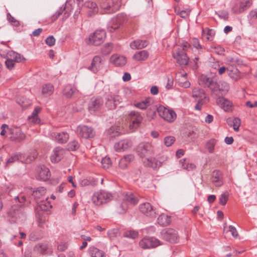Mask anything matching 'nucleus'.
Instances as JSON below:
<instances>
[{
	"label": "nucleus",
	"instance_id": "nucleus-1",
	"mask_svg": "<svg viewBox=\"0 0 257 257\" xmlns=\"http://www.w3.org/2000/svg\"><path fill=\"white\" fill-rule=\"evenodd\" d=\"M191 49V46L187 42H183L180 47L172 53V56L176 62L181 66H186L189 63V58L187 52Z\"/></svg>",
	"mask_w": 257,
	"mask_h": 257
},
{
	"label": "nucleus",
	"instance_id": "nucleus-2",
	"mask_svg": "<svg viewBox=\"0 0 257 257\" xmlns=\"http://www.w3.org/2000/svg\"><path fill=\"white\" fill-rule=\"evenodd\" d=\"M138 202V199L133 194H126L123 196L122 201L117 205V212L119 214H123L127 210L129 204L135 205Z\"/></svg>",
	"mask_w": 257,
	"mask_h": 257
},
{
	"label": "nucleus",
	"instance_id": "nucleus-3",
	"mask_svg": "<svg viewBox=\"0 0 257 257\" xmlns=\"http://www.w3.org/2000/svg\"><path fill=\"white\" fill-rule=\"evenodd\" d=\"M112 195L103 190L94 193L92 196V201L96 205L106 203L112 199Z\"/></svg>",
	"mask_w": 257,
	"mask_h": 257
},
{
	"label": "nucleus",
	"instance_id": "nucleus-4",
	"mask_svg": "<svg viewBox=\"0 0 257 257\" xmlns=\"http://www.w3.org/2000/svg\"><path fill=\"white\" fill-rule=\"evenodd\" d=\"M37 156V153L34 151L32 152L30 155L28 156L27 158L24 160V155L22 154H13L7 161L5 167H9L12 164L18 161H20L21 162L24 161L26 164L30 163L31 161L35 160Z\"/></svg>",
	"mask_w": 257,
	"mask_h": 257
},
{
	"label": "nucleus",
	"instance_id": "nucleus-5",
	"mask_svg": "<svg viewBox=\"0 0 257 257\" xmlns=\"http://www.w3.org/2000/svg\"><path fill=\"white\" fill-rule=\"evenodd\" d=\"M121 0H101L100 7L107 14L113 13L118 11Z\"/></svg>",
	"mask_w": 257,
	"mask_h": 257
},
{
	"label": "nucleus",
	"instance_id": "nucleus-6",
	"mask_svg": "<svg viewBox=\"0 0 257 257\" xmlns=\"http://www.w3.org/2000/svg\"><path fill=\"white\" fill-rule=\"evenodd\" d=\"M105 37L106 33L104 30H96L86 40V43L88 44L98 46L103 42Z\"/></svg>",
	"mask_w": 257,
	"mask_h": 257
},
{
	"label": "nucleus",
	"instance_id": "nucleus-7",
	"mask_svg": "<svg viewBox=\"0 0 257 257\" xmlns=\"http://www.w3.org/2000/svg\"><path fill=\"white\" fill-rule=\"evenodd\" d=\"M251 0H236L232 5L231 11L234 14H238L243 12L251 6Z\"/></svg>",
	"mask_w": 257,
	"mask_h": 257
},
{
	"label": "nucleus",
	"instance_id": "nucleus-8",
	"mask_svg": "<svg viewBox=\"0 0 257 257\" xmlns=\"http://www.w3.org/2000/svg\"><path fill=\"white\" fill-rule=\"evenodd\" d=\"M157 111L164 120L169 122H173L177 117L176 112L172 110L160 106L157 108Z\"/></svg>",
	"mask_w": 257,
	"mask_h": 257
},
{
	"label": "nucleus",
	"instance_id": "nucleus-9",
	"mask_svg": "<svg viewBox=\"0 0 257 257\" xmlns=\"http://www.w3.org/2000/svg\"><path fill=\"white\" fill-rule=\"evenodd\" d=\"M76 133L79 137L85 139H91L94 137V129L86 125H80L76 128Z\"/></svg>",
	"mask_w": 257,
	"mask_h": 257
},
{
	"label": "nucleus",
	"instance_id": "nucleus-10",
	"mask_svg": "<svg viewBox=\"0 0 257 257\" xmlns=\"http://www.w3.org/2000/svg\"><path fill=\"white\" fill-rule=\"evenodd\" d=\"M161 234L163 239L171 243H176L179 240L177 231L172 228L163 230Z\"/></svg>",
	"mask_w": 257,
	"mask_h": 257
},
{
	"label": "nucleus",
	"instance_id": "nucleus-11",
	"mask_svg": "<svg viewBox=\"0 0 257 257\" xmlns=\"http://www.w3.org/2000/svg\"><path fill=\"white\" fill-rule=\"evenodd\" d=\"M137 152L141 158L152 155L154 150L152 145L148 143H140L137 148Z\"/></svg>",
	"mask_w": 257,
	"mask_h": 257
},
{
	"label": "nucleus",
	"instance_id": "nucleus-12",
	"mask_svg": "<svg viewBox=\"0 0 257 257\" xmlns=\"http://www.w3.org/2000/svg\"><path fill=\"white\" fill-rule=\"evenodd\" d=\"M8 134L10 135L11 141L15 143H21L26 138L25 133L20 128L18 127L9 129Z\"/></svg>",
	"mask_w": 257,
	"mask_h": 257
},
{
	"label": "nucleus",
	"instance_id": "nucleus-13",
	"mask_svg": "<svg viewBox=\"0 0 257 257\" xmlns=\"http://www.w3.org/2000/svg\"><path fill=\"white\" fill-rule=\"evenodd\" d=\"M162 243L158 239L154 237H144L139 242L140 246L144 249L156 247Z\"/></svg>",
	"mask_w": 257,
	"mask_h": 257
},
{
	"label": "nucleus",
	"instance_id": "nucleus-14",
	"mask_svg": "<svg viewBox=\"0 0 257 257\" xmlns=\"http://www.w3.org/2000/svg\"><path fill=\"white\" fill-rule=\"evenodd\" d=\"M122 102L121 97L117 94H109L105 98V106L108 109H114Z\"/></svg>",
	"mask_w": 257,
	"mask_h": 257
},
{
	"label": "nucleus",
	"instance_id": "nucleus-15",
	"mask_svg": "<svg viewBox=\"0 0 257 257\" xmlns=\"http://www.w3.org/2000/svg\"><path fill=\"white\" fill-rule=\"evenodd\" d=\"M139 209L142 213L152 218H155L158 214L156 209L148 202L140 204Z\"/></svg>",
	"mask_w": 257,
	"mask_h": 257
},
{
	"label": "nucleus",
	"instance_id": "nucleus-16",
	"mask_svg": "<svg viewBox=\"0 0 257 257\" xmlns=\"http://www.w3.org/2000/svg\"><path fill=\"white\" fill-rule=\"evenodd\" d=\"M129 119L131 122L130 127L131 130L137 128L143 120L141 114L135 111H132L128 114Z\"/></svg>",
	"mask_w": 257,
	"mask_h": 257
},
{
	"label": "nucleus",
	"instance_id": "nucleus-17",
	"mask_svg": "<svg viewBox=\"0 0 257 257\" xmlns=\"http://www.w3.org/2000/svg\"><path fill=\"white\" fill-rule=\"evenodd\" d=\"M229 88L228 84L224 81H219L218 82L214 81L211 90L213 92L220 93L221 94H224L228 91Z\"/></svg>",
	"mask_w": 257,
	"mask_h": 257
},
{
	"label": "nucleus",
	"instance_id": "nucleus-18",
	"mask_svg": "<svg viewBox=\"0 0 257 257\" xmlns=\"http://www.w3.org/2000/svg\"><path fill=\"white\" fill-rule=\"evenodd\" d=\"M124 22V18L123 15H117L115 18H113L109 22L107 27L108 31L110 33L113 32L117 29Z\"/></svg>",
	"mask_w": 257,
	"mask_h": 257
},
{
	"label": "nucleus",
	"instance_id": "nucleus-19",
	"mask_svg": "<svg viewBox=\"0 0 257 257\" xmlns=\"http://www.w3.org/2000/svg\"><path fill=\"white\" fill-rule=\"evenodd\" d=\"M103 104L102 99L98 97H92L88 104V109L90 112L99 110Z\"/></svg>",
	"mask_w": 257,
	"mask_h": 257
},
{
	"label": "nucleus",
	"instance_id": "nucleus-20",
	"mask_svg": "<svg viewBox=\"0 0 257 257\" xmlns=\"http://www.w3.org/2000/svg\"><path fill=\"white\" fill-rule=\"evenodd\" d=\"M65 150L61 147H56L53 150V153L51 156V160L52 162H59L64 156Z\"/></svg>",
	"mask_w": 257,
	"mask_h": 257
},
{
	"label": "nucleus",
	"instance_id": "nucleus-21",
	"mask_svg": "<svg viewBox=\"0 0 257 257\" xmlns=\"http://www.w3.org/2000/svg\"><path fill=\"white\" fill-rule=\"evenodd\" d=\"M132 146V143L130 140H123L116 143L114 145V148L116 152H120L131 148Z\"/></svg>",
	"mask_w": 257,
	"mask_h": 257
},
{
	"label": "nucleus",
	"instance_id": "nucleus-22",
	"mask_svg": "<svg viewBox=\"0 0 257 257\" xmlns=\"http://www.w3.org/2000/svg\"><path fill=\"white\" fill-rule=\"evenodd\" d=\"M23 207L18 205L12 206L8 211V215L13 218H17L23 212Z\"/></svg>",
	"mask_w": 257,
	"mask_h": 257
},
{
	"label": "nucleus",
	"instance_id": "nucleus-23",
	"mask_svg": "<svg viewBox=\"0 0 257 257\" xmlns=\"http://www.w3.org/2000/svg\"><path fill=\"white\" fill-rule=\"evenodd\" d=\"M192 97L195 100L205 101L206 95L203 89L196 87L192 90Z\"/></svg>",
	"mask_w": 257,
	"mask_h": 257
},
{
	"label": "nucleus",
	"instance_id": "nucleus-24",
	"mask_svg": "<svg viewBox=\"0 0 257 257\" xmlns=\"http://www.w3.org/2000/svg\"><path fill=\"white\" fill-rule=\"evenodd\" d=\"M146 166L151 167L154 169H157L162 165V163L157 160L155 158H148L144 161Z\"/></svg>",
	"mask_w": 257,
	"mask_h": 257
},
{
	"label": "nucleus",
	"instance_id": "nucleus-25",
	"mask_svg": "<svg viewBox=\"0 0 257 257\" xmlns=\"http://www.w3.org/2000/svg\"><path fill=\"white\" fill-rule=\"evenodd\" d=\"M110 61L116 66H122L126 63V59L125 57L117 54L112 55L110 57Z\"/></svg>",
	"mask_w": 257,
	"mask_h": 257
},
{
	"label": "nucleus",
	"instance_id": "nucleus-26",
	"mask_svg": "<svg viewBox=\"0 0 257 257\" xmlns=\"http://www.w3.org/2000/svg\"><path fill=\"white\" fill-rule=\"evenodd\" d=\"M50 176L51 174L49 169L44 166H42L39 170V173L37 176V178L40 180L47 181L49 179Z\"/></svg>",
	"mask_w": 257,
	"mask_h": 257
},
{
	"label": "nucleus",
	"instance_id": "nucleus-27",
	"mask_svg": "<svg viewBox=\"0 0 257 257\" xmlns=\"http://www.w3.org/2000/svg\"><path fill=\"white\" fill-rule=\"evenodd\" d=\"M52 137L59 143L64 144L68 140L69 136L67 133L63 132L61 133H53L52 134Z\"/></svg>",
	"mask_w": 257,
	"mask_h": 257
},
{
	"label": "nucleus",
	"instance_id": "nucleus-28",
	"mask_svg": "<svg viewBox=\"0 0 257 257\" xmlns=\"http://www.w3.org/2000/svg\"><path fill=\"white\" fill-rule=\"evenodd\" d=\"M216 103L225 111H228L231 109V102L224 97H219L216 100Z\"/></svg>",
	"mask_w": 257,
	"mask_h": 257
},
{
	"label": "nucleus",
	"instance_id": "nucleus-29",
	"mask_svg": "<svg viewBox=\"0 0 257 257\" xmlns=\"http://www.w3.org/2000/svg\"><path fill=\"white\" fill-rule=\"evenodd\" d=\"M102 67L101 59L99 56H95L93 57L91 65L89 69L94 73H96Z\"/></svg>",
	"mask_w": 257,
	"mask_h": 257
},
{
	"label": "nucleus",
	"instance_id": "nucleus-30",
	"mask_svg": "<svg viewBox=\"0 0 257 257\" xmlns=\"http://www.w3.org/2000/svg\"><path fill=\"white\" fill-rule=\"evenodd\" d=\"M7 59L15 61L17 63L22 62L25 60L22 55L13 51L7 52Z\"/></svg>",
	"mask_w": 257,
	"mask_h": 257
},
{
	"label": "nucleus",
	"instance_id": "nucleus-31",
	"mask_svg": "<svg viewBox=\"0 0 257 257\" xmlns=\"http://www.w3.org/2000/svg\"><path fill=\"white\" fill-rule=\"evenodd\" d=\"M198 82L199 85L204 87H207L211 90L214 81L211 78L202 75L200 76Z\"/></svg>",
	"mask_w": 257,
	"mask_h": 257
},
{
	"label": "nucleus",
	"instance_id": "nucleus-32",
	"mask_svg": "<svg viewBox=\"0 0 257 257\" xmlns=\"http://www.w3.org/2000/svg\"><path fill=\"white\" fill-rule=\"evenodd\" d=\"M149 54L146 50L136 52L133 56V60L137 61H146L149 57Z\"/></svg>",
	"mask_w": 257,
	"mask_h": 257
},
{
	"label": "nucleus",
	"instance_id": "nucleus-33",
	"mask_svg": "<svg viewBox=\"0 0 257 257\" xmlns=\"http://www.w3.org/2000/svg\"><path fill=\"white\" fill-rule=\"evenodd\" d=\"M227 72L228 76L234 81H237L241 78L239 70L234 67H228L227 68Z\"/></svg>",
	"mask_w": 257,
	"mask_h": 257
},
{
	"label": "nucleus",
	"instance_id": "nucleus-34",
	"mask_svg": "<svg viewBox=\"0 0 257 257\" xmlns=\"http://www.w3.org/2000/svg\"><path fill=\"white\" fill-rule=\"evenodd\" d=\"M84 7L89 9L88 11V15L91 17L95 15L98 11V9L96 3L90 1L86 2L84 4Z\"/></svg>",
	"mask_w": 257,
	"mask_h": 257
},
{
	"label": "nucleus",
	"instance_id": "nucleus-35",
	"mask_svg": "<svg viewBox=\"0 0 257 257\" xmlns=\"http://www.w3.org/2000/svg\"><path fill=\"white\" fill-rule=\"evenodd\" d=\"M212 181L216 186H221L223 184L222 173L218 170H215L212 173Z\"/></svg>",
	"mask_w": 257,
	"mask_h": 257
},
{
	"label": "nucleus",
	"instance_id": "nucleus-36",
	"mask_svg": "<svg viewBox=\"0 0 257 257\" xmlns=\"http://www.w3.org/2000/svg\"><path fill=\"white\" fill-rule=\"evenodd\" d=\"M134 158V156L133 155H127L124 156L120 160L119 162V167L123 169H125L127 168L128 164L133 161Z\"/></svg>",
	"mask_w": 257,
	"mask_h": 257
},
{
	"label": "nucleus",
	"instance_id": "nucleus-37",
	"mask_svg": "<svg viewBox=\"0 0 257 257\" xmlns=\"http://www.w3.org/2000/svg\"><path fill=\"white\" fill-rule=\"evenodd\" d=\"M171 222V216L164 213L160 215L157 219L158 223L162 226H166L169 225Z\"/></svg>",
	"mask_w": 257,
	"mask_h": 257
},
{
	"label": "nucleus",
	"instance_id": "nucleus-38",
	"mask_svg": "<svg viewBox=\"0 0 257 257\" xmlns=\"http://www.w3.org/2000/svg\"><path fill=\"white\" fill-rule=\"evenodd\" d=\"M215 35V31L213 29L206 28L202 30V37L203 38H205L207 41H213Z\"/></svg>",
	"mask_w": 257,
	"mask_h": 257
},
{
	"label": "nucleus",
	"instance_id": "nucleus-39",
	"mask_svg": "<svg viewBox=\"0 0 257 257\" xmlns=\"http://www.w3.org/2000/svg\"><path fill=\"white\" fill-rule=\"evenodd\" d=\"M48 248V245L46 243H39L35 245L34 251L40 254H45Z\"/></svg>",
	"mask_w": 257,
	"mask_h": 257
},
{
	"label": "nucleus",
	"instance_id": "nucleus-40",
	"mask_svg": "<svg viewBox=\"0 0 257 257\" xmlns=\"http://www.w3.org/2000/svg\"><path fill=\"white\" fill-rule=\"evenodd\" d=\"M90 257H105V253L94 246H91L88 249Z\"/></svg>",
	"mask_w": 257,
	"mask_h": 257
},
{
	"label": "nucleus",
	"instance_id": "nucleus-41",
	"mask_svg": "<svg viewBox=\"0 0 257 257\" xmlns=\"http://www.w3.org/2000/svg\"><path fill=\"white\" fill-rule=\"evenodd\" d=\"M46 189L43 187H40L36 188L33 192L32 195L35 199L38 201V200L41 198H45Z\"/></svg>",
	"mask_w": 257,
	"mask_h": 257
},
{
	"label": "nucleus",
	"instance_id": "nucleus-42",
	"mask_svg": "<svg viewBox=\"0 0 257 257\" xmlns=\"http://www.w3.org/2000/svg\"><path fill=\"white\" fill-rule=\"evenodd\" d=\"M148 43L145 40H137L130 44V47L133 49H140L147 46Z\"/></svg>",
	"mask_w": 257,
	"mask_h": 257
},
{
	"label": "nucleus",
	"instance_id": "nucleus-43",
	"mask_svg": "<svg viewBox=\"0 0 257 257\" xmlns=\"http://www.w3.org/2000/svg\"><path fill=\"white\" fill-rule=\"evenodd\" d=\"M227 122L229 125L233 127L235 131L237 132L238 131L241 123L239 118L237 117L229 118L227 120Z\"/></svg>",
	"mask_w": 257,
	"mask_h": 257
},
{
	"label": "nucleus",
	"instance_id": "nucleus-44",
	"mask_svg": "<svg viewBox=\"0 0 257 257\" xmlns=\"http://www.w3.org/2000/svg\"><path fill=\"white\" fill-rule=\"evenodd\" d=\"M54 92V86L50 83L46 84L42 87V93L45 96L51 95Z\"/></svg>",
	"mask_w": 257,
	"mask_h": 257
},
{
	"label": "nucleus",
	"instance_id": "nucleus-45",
	"mask_svg": "<svg viewBox=\"0 0 257 257\" xmlns=\"http://www.w3.org/2000/svg\"><path fill=\"white\" fill-rule=\"evenodd\" d=\"M151 100L150 98H147L145 100L142 101L141 102L135 103L134 106L138 108L145 109L150 105Z\"/></svg>",
	"mask_w": 257,
	"mask_h": 257
},
{
	"label": "nucleus",
	"instance_id": "nucleus-46",
	"mask_svg": "<svg viewBox=\"0 0 257 257\" xmlns=\"http://www.w3.org/2000/svg\"><path fill=\"white\" fill-rule=\"evenodd\" d=\"M76 89L72 87L71 85H67L64 90V95L67 98L71 97L72 95L75 93Z\"/></svg>",
	"mask_w": 257,
	"mask_h": 257
},
{
	"label": "nucleus",
	"instance_id": "nucleus-47",
	"mask_svg": "<svg viewBox=\"0 0 257 257\" xmlns=\"http://www.w3.org/2000/svg\"><path fill=\"white\" fill-rule=\"evenodd\" d=\"M45 200H42L39 203V205L41 210L47 211L49 208L52 207L50 203L48 201V197L45 198Z\"/></svg>",
	"mask_w": 257,
	"mask_h": 257
},
{
	"label": "nucleus",
	"instance_id": "nucleus-48",
	"mask_svg": "<svg viewBox=\"0 0 257 257\" xmlns=\"http://www.w3.org/2000/svg\"><path fill=\"white\" fill-rule=\"evenodd\" d=\"M180 162L182 164V167L185 170L190 171L195 168V165L194 164H189L185 159L180 160Z\"/></svg>",
	"mask_w": 257,
	"mask_h": 257
},
{
	"label": "nucleus",
	"instance_id": "nucleus-49",
	"mask_svg": "<svg viewBox=\"0 0 257 257\" xmlns=\"http://www.w3.org/2000/svg\"><path fill=\"white\" fill-rule=\"evenodd\" d=\"M62 10L61 15H63V19H66L68 18L70 15V8H67L66 6H62L58 10Z\"/></svg>",
	"mask_w": 257,
	"mask_h": 257
},
{
	"label": "nucleus",
	"instance_id": "nucleus-50",
	"mask_svg": "<svg viewBox=\"0 0 257 257\" xmlns=\"http://www.w3.org/2000/svg\"><path fill=\"white\" fill-rule=\"evenodd\" d=\"M216 144V140L214 139L210 140L206 145V147L210 153H212L214 150Z\"/></svg>",
	"mask_w": 257,
	"mask_h": 257
},
{
	"label": "nucleus",
	"instance_id": "nucleus-51",
	"mask_svg": "<svg viewBox=\"0 0 257 257\" xmlns=\"http://www.w3.org/2000/svg\"><path fill=\"white\" fill-rule=\"evenodd\" d=\"M112 45L111 43L106 44L102 48L101 52L103 55H107L110 53L112 51Z\"/></svg>",
	"mask_w": 257,
	"mask_h": 257
},
{
	"label": "nucleus",
	"instance_id": "nucleus-52",
	"mask_svg": "<svg viewBox=\"0 0 257 257\" xmlns=\"http://www.w3.org/2000/svg\"><path fill=\"white\" fill-rule=\"evenodd\" d=\"M79 147V143L76 141H73L68 144V150L74 151L77 150Z\"/></svg>",
	"mask_w": 257,
	"mask_h": 257
},
{
	"label": "nucleus",
	"instance_id": "nucleus-53",
	"mask_svg": "<svg viewBox=\"0 0 257 257\" xmlns=\"http://www.w3.org/2000/svg\"><path fill=\"white\" fill-rule=\"evenodd\" d=\"M95 184V181L93 180H88L84 179L80 181L79 184L81 187H85Z\"/></svg>",
	"mask_w": 257,
	"mask_h": 257
},
{
	"label": "nucleus",
	"instance_id": "nucleus-54",
	"mask_svg": "<svg viewBox=\"0 0 257 257\" xmlns=\"http://www.w3.org/2000/svg\"><path fill=\"white\" fill-rule=\"evenodd\" d=\"M7 19L10 23L15 27H18L20 25L19 22L13 17L10 13L7 14Z\"/></svg>",
	"mask_w": 257,
	"mask_h": 257
},
{
	"label": "nucleus",
	"instance_id": "nucleus-55",
	"mask_svg": "<svg viewBox=\"0 0 257 257\" xmlns=\"http://www.w3.org/2000/svg\"><path fill=\"white\" fill-rule=\"evenodd\" d=\"M124 236L126 237L135 239L138 237V233L134 230L127 231L124 232Z\"/></svg>",
	"mask_w": 257,
	"mask_h": 257
},
{
	"label": "nucleus",
	"instance_id": "nucleus-56",
	"mask_svg": "<svg viewBox=\"0 0 257 257\" xmlns=\"http://www.w3.org/2000/svg\"><path fill=\"white\" fill-rule=\"evenodd\" d=\"M101 164L103 168H108L111 165V162L109 158L104 157L101 160Z\"/></svg>",
	"mask_w": 257,
	"mask_h": 257
},
{
	"label": "nucleus",
	"instance_id": "nucleus-57",
	"mask_svg": "<svg viewBox=\"0 0 257 257\" xmlns=\"http://www.w3.org/2000/svg\"><path fill=\"white\" fill-rule=\"evenodd\" d=\"M175 139L174 137L169 136L164 139V143L167 147L171 146L175 142Z\"/></svg>",
	"mask_w": 257,
	"mask_h": 257
},
{
	"label": "nucleus",
	"instance_id": "nucleus-58",
	"mask_svg": "<svg viewBox=\"0 0 257 257\" xmlns=\"http://www.w3.org/2000/svg\"><path fill=\"white\" fill-rule=\"evenodd\" d=\"M191 46H193L197 50L201 49L202 48V46L200 45L199 41L197 38H193L191 41Z\"/></svg>",
	"mask_w": 257,
	"mask_h": 257
},
{
	"label": "nucleus",
	"instance_id": "nucleus-59",
	"mask_svg": "<svg viewBox=\"0 0 257 257\" xmlns=\"http://www.w3.org/2000/svg\"><path fill=\"white\" fill-rule=\"evenodd\" d=\"M228 199V193H223L221 194L219 198V203L222 205H225L227 203Z\"/></svg>",
	"mask_w": 257,
	"mask_h": 257
},
{
	"label": "nucleus",
	"instance_id": "nucleus-60",
	"mask_svg": "<svg viewBox=\"0 0 257 257\" xmlns=\"http://www.w3.org/2000/svg\"><path fill=\"white\" fill-rule=\"evenodd\" d=\"M175 12L178 15H179L182 18H187L190 14V10L189 9H187L186 10H183L180 11V12H177V10H175Z\"/></svg>",
	"mask_w": 257,
	"mask_h": 257
},
{
	"label": "nucleus",
	"instance_id": "nucleus-61",
	"mask_svg": "<svg viewBox=\"0 0 257 257\" xmlns=\"http://www.w3.org/2000/svg\"><path fill=\"white\" fill-rule=\"evenodd\" d=\"M156 109L155 107L153 108H149L147 110V115L149 119L154 118V116L156 115Z\"/></svg>",
	"mask_w": 257,
	"mask_h": 257
},
{
	"label": "nucleus",
	"instance_id": "nucleus-62",
	"mask_svg": "<svg viewBox=\"0 0 257 257\" xmlns=\"http://www.w3.org/2000/svg\"><path fill=\"white\" fill-rule=\"evenodd\" d=\"M45 42L49 46H53L55 43V39L53 36H49L45 40Z\"/></svg>",
	"mask_w": 257,
	"mask_h": 257
},
{
	"label": "nucleus",
	"instance_id": "nucleus-63",
	"mask_svg": "<svg viewBox=\"0 0 257 257\" xmlns=\"http://www.w3.org/2000/svg\"><path fill=\"white\" fill-rule=\"evenodd\" d=\"M16 62L15 61L6 59L5 61V65L6 67L9 70H12L15 65Z\"/></svg>",
	"mask_w": 257,
	"mask_h": 257
},
{
	"label": "nucleus",
	"instance_id": "nucleus-64",
	"mask_svg": "<svg viewBox=\"0 0 257 257\" xmlns=\"http://www.w3.org/2000/svg\"><path fill=\"white\" fill-rule=\"evenodd\" d=\"M249 17L250 20H257V9H253L250 11Z\"/></svg>",
	"mask_w": 257,
	"mask_h": 257
}]
</instances>
